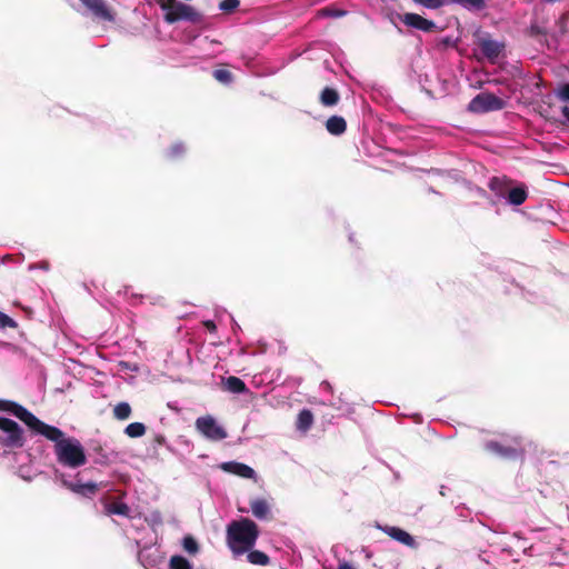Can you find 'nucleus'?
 <instances>
[{"label":"nucleus","mask_w":569,"mask_h":569,"mask_svg":"<svg viewBox=\"0 0 569 569\" xmlns=\"http://www.w3.org/2000/svg\"><path fill=\"white\" fill-rule=\"evenodd\" d=\"M258 537V526L249 518L234 520L227 527V543L236 555L248 552L254 546Z\"/></svg>","instance_id":"1"},{"label":"nucleus","mask_w":569,"mask_h":569,"mask_svg":"<svg viewBox=\"0 0 569 569\" xmlns=\"http://www.w3.org/2000/svg\"><path fill=\"white\" fill-rule=\"evenodd\" d=\"M485 450L509 461L523 462L526 447L520 436H503L501 441L489 440L483 446Z\"/></svg>","instance_id":"2"},{"label":"nucleus","mask_w":569,"mask_h":569,"mask_svg":"<svg viewBox=\"0 0 569 569\" xmlns=\"http://www.w3.org/2000/svg\"><path fill=\"white\" fill-rule=\"evenodd\" d=\"M57 461L68 468H79L87 462L84 449L76 438H67L54 445Z\"/></svg>","instance_id":"3"},{"label":"nucleus","mask_w":569,"mask_h":569,"mask_svg":"<svg viewBox=\"0 0 569 569\" xmlns=\"http://www.w3.org/2000/svg\"><path fill=\"white\" fill-rule=\"evenodd\" d=\"M0 430L6 433V437H0L2 446L7 448H21L24 446L23 429L14 420L0 417Z\"/></svg>","instance_id":"4"},{"label":"nucleus","mask_w":569,"mask_h":569,"mask_svg":"<svg viewBox=\"0 0 569 569\" xmlns=\"http://www.w3.org/2000/svg\"><path fill=\"white\" fill-rule=\"evenodd\" d=\"M0 410L11 412L36 432H38L43 423L32 412L14 401L0 400Z\"/></svg>","instance_id":"5"},{"label":"nucleus","mask_w":569,"mask_h":569,"mask_svg":"<svg viewBox=\"0 0 569 569\" xmlns=\"http://www.w3.org/2000/svg\"><path fill=\"white\" fill-rule=\"evenodd\" d=\"M503 107V100L496 94L481 92L469 102L468 109L471 112L483 113L488 111L501 110Z\"/></svg>","instance_id":"6"},{"label":"nucleus","mask_w":569,"mask_h":569,"mask_svg":"<svg viewBox=\"0 0 569 569\" xmlns=\"http://www.w3.org/2000/svg\"><path fill=\"white\" fill-rule=\"evenodd\" d=\"M194 425L196 429L209 440L220 441L228 436L224 428L219 426L216 419L210 415L199 417Z\"/></svg>","instance_id":"7"},{"label":"nucleus","mask_w":569,"mask_h":569,"mask_svg":"<svg viewBox=\"0 0 569 569\" xmlns=\"http://www.w3.org/2000/svg\"><path fill=\"white\" fill-rule=\"evenodd\" d=\"M164 21L169 24L176 23L180 20H187L192 23H198L202 20L201 13L194 10L191 6L178 2L174 10L166 12Z\"/></svg>","instance_id":"8"},{"label":"nucleus","mask_w":569,"mask_h":569,"mask_svg":"<svg viewBox=\"0 0 569 569\" xmlns=\"http://www.w3.org/2000/svg\"><path fill=\"white\" fill-rule=\"evenodd\" d=\"M477 44L490 62H495L506 48L505 42L491 39L488 33L478 37Z\"/></svg>","instance_id":"9"},{"label":"nucleus","mask_w":569,"mask_h":569,"mask_svg":"<svg viewBox=\"0 0 569 569\" xmlns=\"http://www.w3.org/2000/svg\"><path fill=\"white\" fill-rule=\"evenodd\" d=\"M80 2L101 21L114 22L116 13L106 4L104 0H80Z\"/></svg>","instance_id":"10"},{"label":"nucleus","mask_w":569,"mask_h":569,"mask_svg":"<svg viewBox=\"0 0 569 569\" xmlns=\"http://www.w3.org/2000/svg\"><path fill=\"white\" fill-rule=\"evenodd\" d=\"M61 483L66 489L84 498H93L100 490V485L93 481L81 482L80 480L62 479Z\"/></svg>","instance_id":"11"},{"label":"nucleus","mask_w":569,"mask_h":569,"mask_svg":"<svg viewBox=\"0 0 569 569\" xmlns=\"http://www.w3.org/2000/svg\"><path fill=\"white\" fill-rule=\"evenodd\" d=\"M400 19L403 24L423 32H432L437 28L432 20H428L418 13L408 12L405 13Z\"/></svg>","instance_id":"12"},{"label":"nucleus","mask_w":569,"mask_h":569,"mask_svg":"<svg viewBox=\"0 0 569 569\" xmlns=\"http://www.w3.org/2000/svg\"><path fill=\"white\" fill-rule=\"evenodd\" d=\"M221 468L224 471L233 473L241 478L251 479L254 477V470L251 467H249L248 465H244L241 462H236V461L224 462L221 466Z\"/></svg>","instance_id":"13"},{"label":"nucleus","mask_w":569,"mask_h":569,"mask_svg":"<svg viewBox=\"0 0 569 569\" xmlns=\"http://www.w3.org/2000/svg\"><path fill=\"white\" fill-rule=\"evenodd\" d=\"M510 183L511 180H508L505 177H492L488 187L497 197H507Z\"/></svg>","instance_id":"14"},{"label":"nucleus","mask_w":569,"mask_h":569,"mask_svg":"<svg viewBox=\"0 0 569 569\" xmlns=\"http://www.w3.org/2000/svg\"><path fill=\"white\" fill-rule=\"evenodd\" d=\"M326 129L332 136H341L347 130V122L340 116H331L326 121Z\"/></svg>","instance_id":"15"},{"label":"nucleus","mask_w":569,"mask_h":569,"mask_svg":"<svg viewBox=\"0 0 569 569\" xmlns=\"http://www.w3.org/2000/svg\"><path fill=\"white\" fill-rule=\"evenodd\" d=\"M38 433L42 435L48 440L53 441L54 445H58V442L67 439L64 438V433L59 428L47 425L44 422L41 425Z\"/></svg>","instance_id":"16"},{"label":"nucleus","mask_w":569,"mask_h":569,"mask_svg":"<svg viewBox=\"0 0 569 569\" xmlns=\"http://www.w3.org/2000/svg\"><path fill=\"white\" fill-rule=\"evenodd\" d=\"M527 198L528 192L525 184L509 189L507 194L508 202L513 206L522 204L527 200Z\"/></svg>","instance_id":"17"},{"label":"nucleus","mask_w":569,"mask_h":569,"mask_svg":"<svg viewBox=\"0 0 569 569\" xmlns=\"http://www.w3.org/2000/svg\"><path fill=\"white\" fill-rule=\"evenodd\" d=\"M388 535L405 546L413 547L416 545L413 537L401 528L390 527L388 529Z\"/></svg>","instance_id":"18"},{"label":"nucleus","mask_w":569,"mask_h":569,"mask_svg":"<svg viewBox=\"0 0 569 569\" xmlns=\"http://www.w3.org/2000/svg\"><path fill=\"white\" fill-rule=\"evenodd\" d=\"M526 34L530 38L536 39L540 43L547 42V29L538 23V21H532L530 27L526 30Z\"/></svg>","instance_id":"19"},{"label":"nucleus","mask_w":569,"mask_h":569,"mask_svg":"<svg viewBox=\"0 0 569 569\" xmlns=\"http://www.w3.org/2000/svg\"><path fill=\"white\" fill-rule=\"evenodd\" d=\"M340 100L339 92L330 87H326L320 93V103L325 107H333Z\"/></svg>","instance_id":"20"},{"label":"nucleus","mask_w":569,"mask_h":569,"mask_svg":"<svg viewBox=\"0 0 569 569\" xmlns=\"http://www.w3.org/2000/svg\"><path fill=\"white\" fill-rule=\"evenodd\" d=\"M251 511L258 519H266L270 512L268 502L264 499H254L250 502Z\"/></svg>","instance_id":"21"},{"label":"nucleus","mask_w":569,"mask_h":569,"mask_svg":"<svg viewBox=\"0 0 569 569\" xmlns=\"http://www.w3.org/2000/svg\"><path fill=\"white\" fill-rule=\"evenodd\" d=\"M226 389L232 393H244L248 391L246 383L238 377L230 376L224 381Z\"/></svg>","instance_id":"22"},{"label":"nucleus","mask_w":569,"mask_h":569,"mask_svg":"<svg viewBox=\"0 0 569 569\" xmlns=\"http://www.w3.org/2000/svg\"><path fill=\"white\" fill-rule=\"evenodd\" d=\"M313 423V415L309 409H303L299 412L297 418V429L307 431Z\"/></svg>","instance_id":"23"},{"label":"nucleus","mask_w":569,"mask_h":569,"mask_svg":"<svg viewBox=\"0 0 569 569\" xmlns=\"http://www.w3.org/2000/svg\"><path fill=\"white\" fill-rule=\"evenodd\" d=\"M248 561L252 565L267 566L270 561L269 556L260 550H249Z\"/></svg>","instance_id":"24"},{"label":"nucleus","mask_w":569,"mask_h":569,"mask_svg":"<svg viewBox=\"0 0 569 569\" xmlns=\"http://www.w3.org/2000/svg\"><path fill=\"white\" fill-rule=\"evenodd\" d=\"M124 433L130 438H139L146 433V426L141 422H131L126 429Z\"/></svg>","instance_id":"25"},{"label":"nucleus","mask_w":569,"mask_h":569,"mask_svg":"<svg viewBox=\"0 0 569 569\" xmlns=\"http://www.w3.org/2000/svg\"><path fill=\"white\" fill-rule=\"evenodd\" d=\"M130 415H131V407L128 402H119L113 408V416L118 420H126L130 417Z\"/></svg>","instance_id":"26"},{"label":"nucleus","mask_w":569,"mask_h":569,"mask_svg":"<svg viewBox=\"0 0 569 569\" xmlns=\"http://www.w3.org/2000/svg\"><path fill=\"white\" fill-rule=\"evenodd\" d=\"M129 507L128 505L123 503V502H113V503H110L108 507H107V512L109 515H119V516H128L129 515Z\"/></svg>","instance_id":"27"},{"label":"nucleus","mask_w":569,"mask_h":569,"mask_svg":"<svg viewBox=\"0 0 569 569\" xmlns=\"http://www.w3.org/2000/svg\"><path fill=\"white\" fill-rule=\"evenodd\" d=\"M169 567L170 569H192L190 562L182 556H172Z\"/></svg>","instance_id":"28"},{"label":"nucleus","mask_w":569,"mask_h":569,"mask_svg":"<svg viewBox=\"0 0 569 569\" xmlns=\"http://www.w3.org/2000/svg\"><path fill=\"white\" fill-rule=\"evenodd\" d=\"M182 546L190 555H196L199 551V545L192 536H186L182 540Z\"/></svg>","instance_id":"29"},{"label":"nucleus","mask_w":569,"mask_h":569,"mask_svg":"<svg viewBox=\"0 0 569 569\" xmlns=\"http://www.w3.org/2000/svg\"><path fill=\"white\" fill-rule=\"evenodd\" d=\"M213 78L222 83H229L232 80V74L227 69H217L213 71Z\"/></svg>","instance_id":"30"},{"label":"nucleus","mask_w":569,"mask_h":569,"mask_svg":"<svg viewBox=\"0 0 569 569\" xmlns=\"http://www.w3.org/2000/svg\"><path fill=\"white\" fill-rule=\"evenodd\" d=\"M240 6V0H222L219 9L226 13L233 12Z\"/></svg>","instance_id":"31"},{"label":"nucleus","mask_w":569,"mask_h":569,"mask_svg":"<svg viewBox=\"0 0 569 569\" xmlns=\"http://www.w3.org/2000/svg\"><path fill=\"white\" fill-rule=\"evenodd\" d=\"M186 151V147L181 142L173 143L168 150V157L176 159L182 156Z\"/></svg>","instance_id":"32"},{"label":"nucleus","mask_w":569,"mask_h":569,"mask_svg":"<svg viewBox=\"0 0 569 569\" xmlns=\"http://www.w3.org/2000/svg\"><path fill=\"white\" fill-rule=\"evenodd\" d=\"M428 9H439L445 6V0H412Z\"/></svg>","instance_id":"33"},{"label":"nucleus","mask_w":569,"mask_h":569,"mask_svg":"<svg viewBox=\"0 0 569 569\" xmlns=\"http://www.w3.org/2000/svg\"><path fill=\"white\" fill-rule=\"evenodd\" d=\"M17 322L7 316L6 313L0 311V328H16Z\"/></svg>","instance_id":"34"},{"label":"nucleus","mask_w":569,"mask_h":569,"mask_svg":"<svg viewBox=\"0 0 569 569\" xmlns=\"http://www.w3.org/2000/svg\"><path fill=\"white\" fill-rule=\"evenodd\" d=\"M178 2L179 1H177V0H158L160 8L162 10H164L166 12H170V11L174 10Z\"/></svg>","instance_id":"35"},{"label":"nucleus","mask_w":569,"mask_h":569,"mask_svg":"<svg viewBox=\"0 0 569 569\" xmlns=\"http://www.w3.org/2000/svg\"><path fill=\"white\" fill-rule=\"evenodd\" d=\"M321 13L326 17H333V18H338V17H342L346 14V11L343 10H339V9H332V8H323L321 10Z\"/></svg>","instance_id":"36"},{"label":"nucleus","mask_w":569,"mask_h":569,"mask_svg":"<svg viewBox=\"0 0 569 569\" xmlns=\"http://www.w3.org/2000/svg\"><path fill=\"white\" fill-rule=\"evenodd\" d=\"M557 96L562 101H569V82L559 88Z\"/></svg>","instance_id":"37"},{"label":"nucleus","mask_w":569,"mask_h":569,"mask_svg":"<svg viewBox=\"0 0 569 569\" xmlns=\"http://www.w3.org/2000/svg\"><path fill=\"white\" fill-rule=\"evenodd\" d=\"M449 3H459L460 6H462L463 8L468 9V10H475V7H471V2L470 0H445V4H449Z\"/></svg>","instance_id":"38"},{"label":"nucleus","mask_w":569,"mask_h":569,"mask_svg":"<svg viewBox=\"0 0 569 569\" xmlns=\"http://www.w3.org/2000/svg\"><path fill=\"white\" fill-rule=\"evenodd\" d=\"M456 42L457 41L453 40L452 38L446 37L440 40L439 46H441L442 48L456 47V44H457Z\"/></svg>","instance_id":"39"},{"label":"nucleus","mask_w":569,"mask_h":569,"mask_svg":"<svg viewBox=\"0 0 569 569\" xmlns=\"http://www.w3.org/2000/svg\"><path fill=\"white\" fill-rule=\"evenodd\" d=\"M470 2L475 10H481L486 7V0H470Z\"/></svg>","instance_id":"40"},{"label":"nucleus","mask_w":569,"mask_h":569,"mask_svg":"<svg viewBox=\"0 0 569 569\" xmlns=\"http://www.w3.org/2000/svg\"><path fill=\"white\" fill-rule=\"evenodd\" d=\"M204 326L208 330L214 331L217 329L214 322L212 320H208L204 322Z\"/></svg>","instance_id":"41"},{"label":"nucleus","mask_w":569,"mask_h":569,"mask_svg":"<svg viewBox=\"0 0 569 569\" xmlns=\"http://www.w3.org/2000/svg\"><path fill=\"white\" fill-rule=\"evenodd\" d=\"M338 569H355V568L349 562H343V563L339 565Z\"/></svg>","instance_id":"42"},{"label":"nucleus","mask_w":569,"mask_h":569,"mask_svg":"<svg viewBox=\"0 0 569 569\" xmlns=\"http://www.w3.org/2000/svg\"><path fill=\"white\" fill-rule=\"evenodd\" d=\"M562 114L567 118V120H569V107L562 108Z\"/></svg>","instance_id":"43"},{"label":"nucleus","mask_w":569,"mask_h":569,"mask_svg":"<svg viewBox=\"0 0 569 569\" xmlns=\"http://www.w3.org/2000/svg\"><path fill=\"white\" fill-rule=\"evenodd\" d=\"M164 440H166V439H164V437H163L162 435H160V436H157V437H156V441H157L159 445L164 443Z\"/></svg>","instance_id":"44"}]
</instances>
